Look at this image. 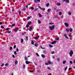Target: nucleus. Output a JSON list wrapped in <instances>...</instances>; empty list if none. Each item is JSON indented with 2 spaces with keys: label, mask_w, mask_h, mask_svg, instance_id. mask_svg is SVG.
<instances>
[{
  "label": "nucleus",
  "mask_w": 75,
  "mask_h": 75,
  "mask_svg": "<svg viewBox=\"0 0 75 75\" xmlns=\"http://www.w3.org/2000/svg\"><path fill=\"white\" fill-rule=\"evenodd\" d=\"M49 28L50 30H53L54 29V28H55V25H53L52 26H50Z\"/></svg>",
  "instance_id": "nucleus-1"
},
{
  "label": "nucleus",
  "mask_w": 75,
  "mask_h": 75,
  "mask_svg": "<svg viewBox=\"0 0 75 75\" xmlns=\"http://www.w3.org/2000/svg\"><path fill=\"white\" fill-rule=\"evenodd\" d=\"M70 56V57H72V54H74V52L72 50H71L69 52Z\"/></svg>",
  "instance_id": "nucleus-2"
},
{
  "label": "nucleus",
  "mask_w": 75,
  "mask_h": 75,
  "mask_svg": "<svg viewBox=\"0 0 75 75\" xmlns=\"http://www.w3.org/2000/svg\"><path fill=\"white\" fill-rule=\"evenodd\" d=\"M25 63L26 64H31V63H32L31 62H28L27 61H25Z\"/></svg>",
  "instance_id": "nucleus-3"
},
{
  "label": "nucleus",
  "mask_w": 75,
  "mask_h": 75,
  "mask_svg": "<svg viewBox=\"0 0 75 75\" xmlns=\"http://www.w3.org/2000/svg\"><path fill=\"white\" fill-rule=\"evenodd\" d=\"M63 1H64L65 2H66L67 3H69V0H62Z\"/></svg>",
  "instance_id": "nucleus-4"
},
{
  "label": "nucleus",
  "mask_w": 75,
  "mask_h": 75,
  "mask_svg": "<svg viewBox=\"0 0 75 75\" xmlns=\"http://www.w3.org/2000/svg\"><path fill=\"white\" fill-rule=\"evenodd\" d=\"M64 25L67 27L69 26V25L67 23H64Z\"/></svg>",
  "instance_id": "nucleus-5"
},
{
  "label": "nucleus",
  "mask_w": 75,
  "mask_h": 75,
  "mask_svg": "<svg viewBox=\"0 0 75 75\" xmlns=\"http://www.w3.org/2000/svg\"><path fill=\"white\" fill-rule=\"evenodd\" d=\"M33 26H31V28H30L29 29L30 31H31V30H33Z\"/></svg>",
  "instance_id": "nucleus-6"
},
{
  "label": "nucleus",
  "mask_w": 75,
  "mask_h": 75,
  "mask_svg": "<svg viewBox=\"0 0 75 75\" xmlns=\"http://www.w3.org/2000/svg\"><path fill=\"white\" fill-rule=\"evenodd\" d=\"M56 42H57V41L54 40V41L52 42L51 43V44H54L55 43H56Z\"/></svg>",
  "instance_id": "nucleus-7"
},
{
  "label": "nucleus",
  "mask_w": 75,
  "mask_h": 75,
  "mask_svg": "<svg viewBox=\"0 0 75 75\" xmlns=\"http://www.w3.org/2000/svg\"><path fill=\"white\" fill-rule=\"evenodd\" d=\"M26 10V8H25V7H23V10H23V11H25Z\"/></svg>",
  "instance_id": "nucleus-8"
},
{
  "label": "nucleus",
  "mask_w": 75,
  "mask_h": 75,
  "mask_svg": "<svg viewBox=\"0 0 75 75\" xmlns=\"http://www.w3.org/2000/svg\"><path fill=\"white\" fill-rule=\"evenodd\" d=\"M48 64H49L50 65H51L52 64V63H51V62L50 61H49L48 62Z\"/></svg>",
  "instance_id": "nucleus-9"
},
{
  "label": "nucleus",
  "mask_w": 75,
  "mask_h": 75,
  "mask_svg": "<svg viewBox=\"0 0 75 75\" xmlns=\"http://www.w3.org/2000/svg\"><path fill=\"white\" fill-rule=\"evenodd\" d=\"M69 30L70 32H71V33H72V31H73V30H72V28H70L69 29Z\"/></svg>",
  "instance_id": "nucleus-10"
},
{
  "label": "nucleus",
  "mask_w": 75,
  "mask_h": 75,
  "mask_svg": "<svg viewBox=\"0 0 75 75\" xmlns=\"http://www.w3.org/2000/svg\"><path fill=\"white\" fill-rule=\"evenodd\" d=\"M51 11V9L50 8H49L47 10V11L48 13H50V11Z\"/></svg>",
  "instance_id": "nucleus-11"
},
{
  "label": "nucleus",
  "mask_w": 75,
  "mask_h": 75,
  "mask_svg": "<svg viewBox=\"0 0 75 75\" xmlns=\"http://www.w3.org/2000/svg\"><path fill=\"white\" fill-rule=\"evenodd\" d=\"M39 38V37L38 36H36L35 37V40H38Z\"/></svg>",
  "instance_id": "nucleus-12"
},
{
  "label": "nucleus",
  "mask_w": 75,
  "mask_h": 75,
  "mask_svg": "<svg viewBox=\"0 0 75 75\" xmlns=\"http://www.w3.org/2000/svg\"><path fill=\"white\" fill-rule=\"evenodd\" d=\"M54 39L55 40H59V38L58 37L57 38V37L56 38H55Z\"/></svg>",
  "instance_id": "nucleus-13"
},
{
  "label": "nucleus",
  "mask_w": 75,
  "mask_h": 75,
  "mask_svg": "<svg viewBox=\"0 0 75 75\" xmlns=\"http://www.w3.org/2000/svg\"><path fill=\"white\" fill-rule=\"evenodd\" d=\"M24 59L25 60V61H27V59H28V58L27 57H26V56L25 57Z\"/></svg>",
  "instance_id": "nucleus-14"
},
{
  "label": "nucleus",
  "mask_w": 75,
  "mask_h": 75,
  "mask_svg": "<svg viewBox=\"0 0 75 75\" xmlns=\"http://www.w3.org/2000/svg\"><path fill=\"white\" fill-rule=\"evenodd\" d=\"M13 50V47H11V46L10 47L9 50L10 51H11V50Z\"/></svg>",
  "instance_id": "nucleus-15"
},
{
  "label": "nucleus",
  "mask_w": 75,
  "mask_h": 75,
  "mask_svg": "<svg viewBox=\"0 0 75 75\" xmlns=\"http://www.w3.org/2000/svg\"><path fill=\"white\" fill-rule=\"evenodd\" d=\"M41 56L42 58H45V55L43 54H41Z\"/></svg>",
  "instance_id": "nucleus-16"
},
{
  "label": "nucleus",
  "mask_w": 75,
  "mask_h": 75,
  "mask_svg": "<svg viewBox=\"0 0 75 75\" xmlns=\"http://www.w3.org/2000/svg\"><path fill=\"white\" fill-rule=\"evenodd\" d=\"M18 13H19V15H21V11H18Z\"/></svg>",
  "instance_id": "nucleus-17"
},
{
  "label": "nucleus",
  "mask_w": 75,
  "mask_h": 75,
  "mask_svg": "<svg viewBox=\"0 0 75 75\" xmlns=\"http://www.w3.org/2000/svg\"><path fill=\"white\" fill-rule=\"evenodd\" d=\"M18 63V61H17V60H16L15 63V65H17Z\"/></svg>",
  "instance_id": "nucleus-18"
},
{
  "label": "nucleus",
  "mask_w": 75,
  "mask_h": 75,
  "mask_svg": "<svg viewBox=\"0 0 75 75\" xmlns=\"http://www.w3.org/2000/svg\"><path fill=\"white\" fill-rule=\"evenodd\" d=\"M57 6H60V5H61V4L60 3H59V2H58V3H57Z\"/></svg>",
  "instance_id": "nucleus-19"
},
{
  "label": "nucleus",
  "mask_w": 75,
  "mask_h": 75,
  "mask_svg": "<svg viewBox=\"0 0 75 75\" xmlns=\"http://www.w3.org/2000/svg\"><path fill=\"white\" fill-rule=\"evenodd\" d=\"M31 18V16L28 17L27 18V19H28V20H30V18Z\"/></svg>",
  "instance_id": "nucleus-20"
},
{
  "label": "nucleus",
  "mask_w": 75,
  "mask_h": 75,
  "mask_svg": "<svg viewBox=\"0 0 75 75\" xmlns=\"http://www.w3.org/2000/svg\"><path fill=\"white\" fill-rule=\"evenodd\" d=\"M31 9L32 10H34V7L33 6H31Z\"/></svg>",
  "instance_id": "nucleus-21"
},
{
  "label": "nucleus",
  "mask_w": 75,
  "mask_h": 75,
  "mask_svg": "<svg viewBox=\"0 0 75 75\" xmlns=\"http://www.w3.org/2000/svg\"><path fill=\"white\" fill-rule=\"evenodd\" d=\"M50 6V4L49 3H47V4H46V6L47 7H48Z\"/></svg>",
  "instance_id": "nucleus-22"
},
{
  "label": "nucleus",
  "mask_w": 75,
  "mask_h": 75,
  "mask_svg": "<svg viewBox=\"0 0 75 75\" xmlns=\"http://www.w3.org/2000/svg\"><path fill=\"white\" fill-rule=\"evenodd\" d=\"M68 14L69 15V16H71V12L70 11H69L68 12Z\"/></svg>",
  "instance_id": "nucleus-23"
},
{
  "label": "nucleus",
  "mask_w": 75,
  "mask_h": 75,
  "mask_svg": "<svg viewBox=\"0 0 75 75\" xmlns=\"http://www.w3.org/2000/svg\"><path fill=\"white\" fill-rule=\"evenodd\" d=\"M49 46L50 47V48H52V47H53V46H52V45H51L50 44L49 45Z\"/></svg>",
  "instance_id": "nucleus-24"
},
{
  "label": "nucleus",
  "mask_w": 75,
  "mask_h": 75,
  "mask_svg": "<svg viewBox=\"0 0 75 75\" xmlns=\"http://www.w3.org/2000/svg\"><path fill=\"white\" fill-rule=\"evenodd\" d=\"M28 24L29 25H31V21H30L28 23Z\"/></svg>",
  "instance_id": "nucleus-25"
},
{
  "label": "nucleus",
  "mask_w": 75,
  "mask_h": 75,
  "mask_svg": "<svg viewBox=\"0 0 75 75\" xmlns=\"http://www.w3.org/2000/svg\"><path fill=\"white\" fill-rule=\"evenodd\" d=\"M39 17H42V15L40 13H39Z\"/></svg>",
  "instance_id": "nucleus-26"
},
{
  "label": "nucleus",
  "mask_w": 75,
  "mask_h": 75,
  "mask_svg": "<svg viewBox=\"0 0 75 75\" xmlns=\"http://www.w3.org/2000/svg\"><path fill=\"white\" fill-rule=\"evenodd\" d=\"M1 28L2 29H4V26L3 25H2L1 26Z\"/></svg>",
  "instance_id": "nucleus-27"
},
{
  "label": "nucleus",
  "mask_w": 75,
  "mask_h": 75,
  "mask_svg": "<svg viewBox=\"0 0 75 75\" xmlns=\"http://www.w3.org/2000/svg\"><path fill=\"white\" fill-rule=\"evenodd\" d=\"M31 44H33V45H34V41H33V40L31 41Z\"/></svg>",
  "instance_id": "nucleus-28"
},
{
  "label": "nucleus",
  "mask_w": 75,
  "mask_h": 75,
  "mask_svg": "<svg viewBox=\"0 0 75 75\" xmlns=\"http://www.w3.org/2000/svg\"><path fill=\"white\" fill-rule=\"evenodd\" d=\"M66 31H67V33H69V30L68 29V28H67L66 29Z\"/></svg>",
  "instance_id": "nucleus-29"
},
{
  "label": "nucleus",
  "mask_w": 75,
  "mask_h": 75,
  "mask_svg": "<svg viewBox=\"0 0 75 75\" xmlns=\"http://www.w3.org/2000/svg\"><path fill=\"white\" fill-rule=\"evenodd\" d=\"M19 29H15L14 30H15V32H17V31H18V30Z\"/></svg>",
  "instance_id": "nucleus-30"
},
{
  "label": "nucleus",
  "mask_w": 75,
  "mask_h": 75,
  "mask_svg": "<svg viewBox=\"0 0 75 75\" xmlns=\"http://www.w3.org/2000/svg\"><path fill=\"white\" fill-rule=\"evenodd\" d=\"M10 30V28H8L6 29V31H8V30Z\"/></svg>",
  "instance_id": "nucleus-31"
},
{
  "label": "nucleus",
  "mask_w": 75,
  "mask_h": 75,
  "mask_svg": "<svg viewBox=\"0 0 75 75\" xmlns=\"http://www.w3.org/2000/svg\"><path fill=\"white\" fill-rule=\"evenodd\" d=\"M15 25H16V24L15 23L13 24L12 25V27H14V26H15Z\"/></svg>",
  "instance_id": "nucleus-32"
},
{
  "label": "nucleus",
  "mask_w": 75,
  "mask_h": 75,
  "mask_svg": "<svg viewBox=\"0 0 75 75\" xmlns=\"http://www.w3.org/2000/svg\"><path fill=\"white\" fill-rule=\"evenodd\" d=\"M45 8H42V9L41 10H42V11H45Z\"/></svg>",
  "instance_id": "nucleus-33"
},
{
  "label": "nucleus",
  "mask_w": 75,
  "mask_h": 75,
  "mask_svg": "<svg viewBox=\"0 0 75 75\" xmlns=\"http://www.w3.org/2000/svg\"><path fill=\"white\" fill-rule=\"evenodd\" d=\"M28 36H26V41H28Z\"/></svg>",
  "instance_id": "nucleus-34"
},
{
  "label": "nucleus",
  "mask_w": 75,
  "mask_h": 75,
  "mask_svg": "<svg viewBox=\"0 0 75 75\" xmlns=\"http://www.w3.org/2000/svg\"><path fill=\"white\" fill-rule=\"evenodd\" d=\"M37 72H38V73H41V71L39 70H38L37 71Z\"/></svg>",
  "instance_id": "nucleus-35"
},
{
  "label": "nucleus",
  "mask_w": 75,
  "mask_h": 75,
  "mask_svg": "<svg viewBox=\"0 0 75 75\" xmlns=\"http://www.w3.org/2000/svg\"><path fill=\"white\" fill-rule=\"evenodd\" d=\"M30 4H27V5L26 6V8H27V7H28V6H30Z\"/></svg>",
  "instance_id": "nucleus-36"
},
{
  "label": "nucleus",
  "mask_w": 75,
  "mask_h": 75,
  "mask_svg": "<svg viewBox=\"0 0 75 75\" xmlns=\"http://www.w3.org/2000/svg\"><path fill=\"white\" fill-rule=\"evenodd\" d=\"M63 64H65V63H66V60H65L63 62Z\"/></svg>",
  "instance_id": "nucleus-37"
},
{
  "label": "nucleus",
  "mask_w": 75,
  "mask_h": 75,
  "mask_svg": "<svg viewBox=\"0 0 75 75\" xmlns=\"http://www.w3.org/2000/svg\"><path fill=\"white\" fill-rule=\"evenodd\" d=\"M23 41H24V40L23 39H21V42H23Z\"/></svg>",
  "instance_id": "nucleus-38"
},
{
  "label": "nucleus",
  "mask_w": 75,
  "mask_h": 75,
  "mask_svg": "<svg viewBox=\"0 0 75 75\" xmlns=\"http://www.w3.org/2000/svg\"><path fill=\"white\" fill-rule=\"evenodd\" d=\"M69 37H72V35L71 34H69Z\"/></svg>",
  "instance_id": "nucleus-39"
},
{
  "label": "nucleus",
  "mask_w": 75,
  "mask_h": 75,
  "mask_svg": "<svg viewBox=\"0 0 75 75\" xmlns=\"http://www.w3.org/2000/svg\"><path fill=\"white\" fill-rule=\"evenodd\" d=\"M72 69V68H69V70H68L69 71L70 70H71V69Z\"/></svg>",
  "instance_id": "nucleus-40"
},
{
  "label": "nucleus",
  "mask_w": 75,
  "mask_h": 75,
  "mask_svg": "<svg viewBox=\"0 0 75 75\" xmlns=\"http://www.w3.org/2000/svg\"><path fill=\"white\" fill-rule=\"evenodd\" d=\"M9 64L8 63H6L5 64V66H8V65Z\"/></svg>",
  "instance_id": "nucleus-41"
},
{
  "label": "nucleus",
  "mask_w": 75,
  "mask_h": 75,
  "mask_svg": "<svg viewBox=\"0 0 75 75\" xmlns=\"http://www.w3.org/2000/svg\"><path fill=\"white\" fill-rule=\"evenodd\" d=\"M16 48V45H14V46L13 47V48H14V49L15 48Z\"/></svg>",
  "instance_id": "nucleus-42"
},
{
  "label": "nucleus",
  "mask_w": 75,
  "mask_h": 75,
  "mask_svg": "<svg viewBox=\"0 0 75 75\" xmlns=\"http://www.w3.org/2000/svg\"><path fill=\"white\" fill-rule=\"evenodd\" d=\"M26 28H28L29 27V25H26Z\"/></svg>",
  "instance_id": "nucleus-43"
},
{
  "label": "nucleus",
  "mask_w": 75,
  "mask_h": 75,
  "mask_svg": "<svg viewBox=\"0 0 75 75\" xmlns=\"http://www.w3.org/2000/svg\"><path fill=\"white\" fill-rule=\"evenodd\" d=\"M38 24H40L41 23V21L39 20H38Z\"/></svg>",
  "instance_id": "nucleus-44"
},
{
  "label": "nucleus",
  "mask_w": 75,
  "mask_h": 75,
  "mask_svg": "<svg viewBox=\"0 0 75 75\" xmlns=\"http://www.w3.org/2000/svg\"><path fill=\"white\" fill-rule=\"evenodd\" d=\"M54 17L55 18V19H57V16H54Z\"/></svg>",
  "instance_id": "nucleus-45"
},
{
  "label": "nucleus",
  "mask_w": 75,
  "mask_h": 75,
  "mask_svg": "<svg viewBox=\"0 0 75 75\" xmlns=\"http://www.w3.org/2000/svg\"><path fill=\"white\" fill-rule=\"evenodd\" d=\"M14 53L15 55H16V54H17V52H16V51H15Z\"/></svg>",
  "instance_id": "nucleus-46"
},
{
  "label": "nucleus",
  "mask_w": 75,
  "mask_h": 75,
  "mask_svg": "<svg viewBox=\"0 0 75 75\" xmlns=\"http://www.w3.org/2000/svg\"><path fill=\"white\" fill-rule=\"evenodd\" d=\"M67 68H68V67H66L65 68V71H67Z\"/></svg>",
  "instance_id": "nucleus-47"
},
{
  "label": "nucleus",
  "mask_w": 75,
  "mask_h": 75,
  "mask_svg": "<svg viewBox=\"0 0 75 75\" xmlns=\"http://www.w3.org/2000/svg\"><path fill=\"white\" fill-rule=\"evenodd\" d=\"M59 15H60V16H61V15H62V13H61V12H60L59 13Z\"/></svg>",
  "instance_id": "nucleus-48"
},
{
  "label": "nucleus",
  "mask_w": 75,
  "mask_h": 75,
  "mask_svg": "<svg viewBox=\"0 0 75 75\" xmlns=\"http://www.w3.org/2000/svg\"><path fill=\"white\" fill-rule=\"evenodd\" d=\"M36 55L38 56V57L40 56V55H39V54H38V53H36Z\"/></svg>",
  "instance_id": "nucleus-49"
},
{
  "label": "nucleus",
  "mask_w": 75,
  "mask_h": 75,
  "mask_svg": "<svg viewBox=\"0 0 75 75\" xmlns=\"http://www.w3.org/2000/svg\"><path fill=\"white\" fill-rule=\"evenodd\" d=\"M34 45L35 47H37L38 46V44H35Z\"/></svg>",
  "instance_id": "nucleus-50"
},
{
  "label": "nucleus",
  "mask_w": 75,
  "mask_h": 75,
  "mask_svg": "<svg viewBox=\"0 0 75 75\" xmlns=\"http://www.w3.org/2000/svg\"><path fill=\"white\" fill-rule=\"evenodd\" d=\"M48 63H45V64L46 65H48Z\"/></svg>",
  "instance_id": "nucleus-51"
},
{
  "label": "nucleus",
  "mask_w": 75,
  "mask_h": 75,
  "mask_svg": "<svg viewBox=\"0 0 75 75\" xmlns=\"http://www.w3.org/2000/svg\"><path fill=\"white\" fill-rule=\"evenodd\" d=\"M16 51H17V52H18V48L16 49Z\"/></svg>",
  "instance_id": "nucleus-52"
},
{
  "label": "nucleus",
  "mask_w": 75,
  "mask_h": 75,
  "mask_svg": "<svg viewBox=\"0 0 75 75\" xmlns=\"http://www.w3.org/2000/svg\"><path fill=\"white\" fill-rule=\"evenodd\" d=\"M48 69H49L50 70H51V68H50V67H48Z\"/></svg>",
  "instance_id": "nucleus-53"
},
{
  "label": "nucleus",
  "mask_w": 75,
  "mask_h": 75,
  "mask_svg": "<svg viewBox=\"0 0 75 75\" xmlns=\"http://www.w3.org/2000/svg\"><path fill=\"white\" fill-rule=\"evenodd\" d=\"M49 24H54V23H49Z\"/></svg>",
  "instance_id": "nucleus-54"
},
{
  "label": "nucleus",
  "mask_w": 75,
  "mask_h": 75,
  "mask_svg": "<svg viewBox=\"0 0 75 75\" xmlns=\"http://www.w3.org/2000/svg\"><path fill=\"white\" fill-rule=\"evenodd\" d=\"M12 57L13 58H15V56H14V54H13L12 55Z\"/></svg>",
  "instance_id": "nucleus-55"
},
{
  "label": "nucleus",
  "mask_w": 75,
  "mask_h": 75,
  "mask_svg": "<svg viewBox=\"0 0 75 75\" xmlns=\"http://www.w3.org/2000/svg\"><path fill=\"white\" fill-rule=\"evenodd\" d=\"M69 62H70V64H72L73 63V62L72 61H70Z\"/></svg>",
  "instance_id": "nucleus-56"
},
{
  "label": "nucleus",
  "mask_w": 75,
  "mask_h": 75,
  "mask_svg": "<svg viewBox=\"0 0 75 75\" xmlns=\"http://www.w3.org/2000/svg\"><path fill=\"white\" fill-rule=\"evenodd\" d=\"M34 2H35V3H37L38 2V1H37V0H35L34 1Z\"/></svg>",
  "instance_id": "nucleus-57"
},
{
  "label": "nucleus",
  "mask_w": 75,
  "mask_h": 75,
  "mask_svg": "<svg viewBox=\"0 0 75 75\" xmlns=\"http://www.w3.org/2000/svg\"><path fill=\"white\" fill-rule=\"evenodd\" d=\"M11 31H9L8 32V33L10 34V33H11Z\"/></svg>",
  "instance_id": "nucleus-58"
},
{
  "label": "nucleus",
  "mask_w": 75,
  "mask_h": 75,
  "mask_svg": "<svg viewBox=\"0 0 75 75\" xmlns=\"http://www.w3.org/2000/svg\"><path fill=\"white\" fill-rule=\"evenodd\" d=\"M57 60L58 61V62H59V59L57 58Z\"/></svg>",
  "instance_id": "nucleus-59"
},
{
  "label": "nucleus",
  "mask_w": 75,
  "mask_h": 75,
  "mask_svg": "<svg viewBox=\"0 0 75 75\" xmlns=\"http://www.w3.org/2000/svg\"><path fill=\"white\" fill-rule=\"evenodd\" d=\"M54 51H53L52 52H51L52 54H54Z\"/></svg>",
  "instance_id": "nucleus-60"
},
{
  "label": "nucleus",
  "mask_w": 75,
  "mask_h": 75,
  "mask_svg": "<svg viewBox=\"0 0 75 75\" xmlns=\"http://www.w3.org/2000/svg\"><path fill=\"white\" fill-rule=\"evenodd\" d=\"M39 8H40V10H42V8H41V7L40 6H39L38 7Z\"/></svg>",
  "instance_id": "nucleus-61"
},
{
  "label": "nucleus",
  "mask_w": 75,
  "mask_h": 75,
  "mask_svg": "<svg viewBox=\"0 0 75 75\" xmlns=\"http://www.w3.org/2000/svg\"><path fill=\"white\" fill-rule=\"evenodd\" d=\"M23 69H25V66H23Z\"/></svg>",
  "instance_id": "nucleus-62"
},
{
  "label": "nucleus",
  "mask_w": 75,
  "mask_h": 75,
  "mask_svg": "<svg viewBox=\"0 0 75 75\" xmlns=\"http://www.w3.org/2000/svg\"><path fill=\"white\" fill-rule=\"evenodd\" d=\"M74 64H75V59L73 61Z\"/></svg>",
  "instance_id": "nucleus-63"
},
{
  "label": "nucleus",
  "mask_w": 75,
  "mask_h": 75,
  "mask_svg": "<svg viewBox=\"0 0 75 75\" xmlns=\"http://www.w3.org/2000/svg\"><path fill=\"white\" fill-rule=\"evenodd\" d=\"M1 66H4V63H3Z\"/></svg>",
  "instance_id": "nucleus-64"
}]
</instances>
